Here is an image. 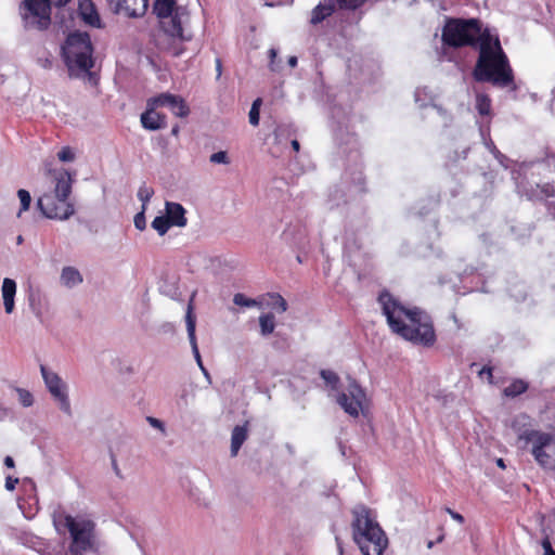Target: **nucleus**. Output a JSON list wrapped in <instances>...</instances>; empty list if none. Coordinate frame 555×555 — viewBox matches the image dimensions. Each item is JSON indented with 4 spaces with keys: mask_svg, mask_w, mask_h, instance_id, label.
<instances>
[{
    "mask_svg": "<svg viewBox=\"0 0 555 555\" xmlns=\"http://www.w3.org/2000/svg\"><path fill=\"white\" fill-rule=\"evenodd\" d=\"M22 242H23V236H22V235H18V236H17V244H22Z\"/></svg>",
    "mask_w": 555,
    "mask_h": 555,
    "instance_id": "obj_55",
    "label": "nucleus"
},
{
    "mask_svg": "<svg viewBox=\"0 0 555 555\" xmlns=\"http://www.w3.org/2000/svg\"><path fill=\"white\" fill-rule=\"evenodd\" d=\"M165 211L166 217L168 218V221L171 227H185L188 223V219L185 217V209L184 207L175 202H166L165 203Z\"/></svg>",
    "mask_w": 555,
    "mask_h": 555,
    "instance_id": "obj_15",
    "label": "nucleus"
},
{
    "mask_svg": "<svg viewBox=\"0 0 555 555\" xmlns=\"http://www.w3.org/2000/svg\"><path fill=\"white\" fill-rule=\"evenodd\" d=\"M433 544H434V542H433V541H428V542H427V546H428V548H430V547L433 546Z\"/></svg>",
    "mask_w": 555,
    "mask_h": 555,
    "instance_id": "obj_56",
    "label": "nucleus"
},
{
    "mask_svg": "<svg viewBox=\"0 0 555 555\" xmlns=\"http://www.w3.org/2000/svg\"><path fill=\"white\" fill-rule=\"evenodd\" d=\"M268 297L270 299L267 302L268 307L276 310L279 313H283L287 310V302L280 294L269 293Z\"/></svg>",
    "mask_w": 555,
    "mask_h": 555,
    "instance_id": "obj_24",
    "label": "nucleus"
},
{
    "mask_svg": "<svg viewBox=\"0 0 555 555\" xmlns=\"http://www.w3.org/2000/svg\"><path fill=\"white\" fill-rule=\"evenodd\" d=\"M295 132L296 130L292 124H281L275 127L274 137L278 141H281L282 139H287Z\"/></svg>",
    "mask_w": 555,
    "mask_h": 555,
    "instance_id": "obj_27",
    "label": "nucleus"
},
{
    "mask_svg": "<svg viewBox=\"0 0 555 555\" xmlns=\"http://www.w3.org/2000/svg\"><path fill=\"white\" fill-rule=\"evenodd\" d=\"M233 302L236 306L251 308L259 307L260 302L253 298H247L244 294L237 293L233 296Z\"/></svg>",
    "mask_w": 555,
    "mask_h": 555,
    "instance_id": "obj_28",
    "label": "nucleus"
},
{
    "mask_svg": "<svg viewBox=\"0 0 555 555\" xmlns=\"http://www.w3.org/2000/svg\"><path fill=\"white\" fill-rule=\"evenodd\" d=\"M111 459H112V466H113V469L115 472V474L121 478V475H120V470H119V467L117 465V461H116V457L114 454H111Z\"/></svg>",
    "mask_w": 555,
    "mask_h": 555,
    "instance_id": "obj_44",
    "label": "nucleus"
},
{
    "mask_svg": "<svg viewBox=\"0 0 555 555\" xmlns=\"http://www.w3.org/2000/svg\"><path fill=\"white\" fill-rule=\"evenodd\" d=\"M352 527L354 541L362 555H370L371 551L375 555H383L388 539L379 525L371 519L366 508L362 507L360 512H354Z\"/></svg>",
    "mask_w": 555,
    "mask_h": 555,
    "instance_id": "obj_6",
    "label": "nucleus"
},
{
    "mask_svg": "<svg viewBox=\"0 0 555 555\" xmlns=\"http://www.w3.org/2000/svg\"><path fill=\"white\" fill-rule=\"evenodd\" d=\"M447 512L451 515V517L453 519L457 520L459 522H463L464 521V517L461 514H459V513H456V512H454V511H452L450 508H447Z\"/></svg>",
    "mask_w": 555,
    "mask_h": 555,
    "instance_id": "obj_43",
    "label": "nucleus"
},
{
    "mask_svg": "<svg viewBox=\"0 0 555 555\" xmlns=\"http://www.w3.org/2000/svg\"><path fill=\"white\" fill-rule=\"evenodd\" d=\"M57 157L61 162L67 163L75 159V154L69 146H65L57 153Z\"/></svg>",
    "mask_w": 555,
    "mask_h": 555,
    "instance_id": "obj_35",
    "label": "nucleus"
},
{
    "mask_svg": "<svg viewBox=\"0 0 555 555\" xmlns=\"http://www.w3.org/2000/svg\"><path fill=\"white\" fill-rule=\"evenodd\" d=\"M61 282L66 287H74L82 283V275L74 267H64L61 273Z\"/></svg>",
    "mask_w": 555,
    "mask_h": 555,
    "instance_id": "obj_21",
    "label": "nucleus"
},
{
    "mask_svg": "<svg viewBox=\"0 0 555 555\" xmlns=\"http://www.w3.org/2000/svg\"><path fill=\"white\" fill-rule=\"evenodd\" d=\"M52 520L59 532L63 529L68 530L72 540L69 550L73 555L100 551L102 543L96 531V524L92 519L85 516L74 517L64 512H54Z\"/></svg>",
    "mask_w": 555,
    "mask_h": 555,
    "instance_id": "obj_4",
    "label": "nucleus"
},
{
    "mask_svg": "<svg viewBox=\"0 0 555 555\" xmlns=\"http://www.w3.org/2000/svg\"><path fill=\"white\" fill-rule=\"evenodd\" d=\"M151 225L160 236L165 235L171 227L166 215L155 217Z\"/></svg>",
    "mask_w": 555,
    "mask_h": 555,
    "instance_id": "obj_25",
    "label": "nucleus"
},
{
    "mask_svg": "<svg viewBox=\"0 0 555 555\" xmlns=\"http://www.w3.org/2000/svg\"><path fill=\"white\" fill-rule=\"evenodd\" d=\"M292 147H293V150H294L295 152H299V150H300V144H299V142H298L297 140H293V141H292Z\"/></svg>",
    "mask_w": 555,
    "mask_h": 555,
    "instance_id": "obj_51",
    "label": "nucleus"
},
{
    "mask_svg": "<svg viewBox=\"0 0 555 555\" xmlns=\"http://www.w3.org/2000/svg\"><path fill=\"white\" fill-rule=\"evenodd\" d=\"M269 55H270V59H271L270 68H271V70H275L274 59L276 57V51L274 49H270Z\"/></svg>",
    "mask_w": 555,
    "mask_h": 555,
    "instance_id": "obj_45",
    "label": "nucleus"
},
{
    "mask_svg": "<svg viewBox=\"0 0 555 555\" xmlns=\"http://www.w3.org/2000/svg\"><path fill=\"white\" fill-rule=\"evenodd\" d=\"M288 64L291 67H295L297 65V57L296 56H291L288 59Z\"/></svg>",
    "mask_w": 555,
    "mask_h": 555,
    "instance_id": "obj_52",
    "label": "nucleus"
},
{
    "mask_svg": "<svg viewBox=\"0 0 555 555\" xmlns=\"http://www.w3.org/2000/svg\"><path fill=\"white\" fill-rule=\"evenodd\" d=\"M78 12L81 20L92 26L101 27V20L95 9L94 3L91 0H80L78 5Z\"/></svg>",
    "mask_w": 555,
    "mask_h": 555,
    "instance_id": "obj_16",
    "label": "nucleus"
},
{
    "mask_svg": "<svg viewBox=\"0 0 555 555\" xmlns=\"http://www.w3.org/2000/svg\"><path fill=\"white\" fill-rule=\"evenodd\" d=\"M441 40L451 48L473 47L479 49V55L473 69V77L478 82H491L505 88L514 83V75L508 59L500 40L482 29L476 18H447L442 28Z\"/></svg>",
    "mask_w": 555,
    "mask_h": 555,
    "instance_id": "obj_1",
    "label": "nucleus"
},
{
    "mask_svg": "<svg viewBox=\"0 0 555 555\" xmlns=\"http://www.w3.org/2000/svg\"><path fill=\"white\" fill-rule=\"evenodd\" d=\"M216 70H217V77L219 78L222 73V62L220 59L216 60Z\"/></svg>",
    "mask_w": 555,
    "mask_h": 555,
    "instance_id": "obj_48",
    "label": "nucleus"
},
{
    "mask_svg": "<svg viewBox=\"0 0 555 555\" xmlns=\"http://www.w3.org/2000/svg\"><path fill=\"white\" fill-rule=\"evenodd\" d=\"M153 12L159 18L162 29L171 37L190 40L183 35V24L189 21V11L185 7L177 5L176 0H155Z\"/></svg>",
    "mask_w": 555,
    "mask_h": 555,
    "instance_id": "obj_7",
    "label": "nucleus"
},
{
    "mask_svg": "<svg viewBox=\"0 0 555 555\" xmlns=\"http://www.w3.org/2000/svg\"><path fill=\"white\" fill-rule=\"evenodd\" d=\"M18 483V479L17 478H13L11 476H8L7 479H5V488L7 490L9 491H12L15 489V486Z\"/></svg>",
    "mask_w": 555,
    "mask_h": 555,
    "instance_id": "obj_42",
    "label": "nucleus"
},
{
    "mask_svg": "<svg viewBox=\"0 0 555 555\" xmlns=\"http://www.w3.org/2000/svg\"><path fill=\"white\" fill-rule=\"evenodd\" d=\"M260 334L268 336L273 333L275 328L274 315L272 313L261 314L259 317Z\"/></svg>",
    "mask_w": 555,
    "mask_h": 555,
    "instance_id": "obj_23",
    "label": "nucleus"
},
{
    "mask_svg": "<svg viewBox=\"0 0 555 555\" xmlns=\"http://www.w3.org/2000/svg\"><path fill=\"white\" fill-rule=\"evenodd\" d=\"M378 301L391 331L416 345L431 347L436 341L431 318L420 308H405L390 293L384 291Z\"/></svg>",
    "mask_w": 555,
    "mask_h": 555,
    "instance_id": "obj_2",
    "label": "nucleus"
},
{
    "mask_svg": "<svg viewBox=\"0 0 555 555\" xmlns=\"http://www.w3.org/2000/svg\"><path fill=\"white\" fill-rule=\"evenodd\" d=\"M70 0H23L20 14L25 29L47 30L51 25V8L65 7Z\"/></svg>",
    "mask_w": 555,
    "mask_h": 555,
    "instance_id": "obj_8",
    "label": "nucleus"
},
{
    "mask_svg": "<svg viewBox=\"0 0 555 555\" xmlns=\"http://www.w3.org/2000/svg\"><path fill=\"white\" fill-rule=\"evenodd\" d=\"M179 130H180V129H179V126H178V125H176V126H175V127H172V129H171V134H172V135H175V137H177V135L179 134Z\"/></svg>",
    "mask_w": 555,
    "mask_h": 555,
    "instance_id": "obj_53",
    "label": "nucleus"
},
{
    "mask_svg": "<svg viewBox=\"0 0 555 555\" xmlns=\"http://www.w3.org/2000/svg\"><path fill=\"white\" fill-rule=\"evenodd\" d=\"M476 108L480 115H488L491 108V101L487 94L478 93L476 96Z\"/></svg>",
    "mask_w": 555,
    "mask_h": 555,
    "instance_id": "obj_26",
    "label": "nucleus"
},
{
    "mask_svg": "<svg viewBox=\"0 0 555 555\" xmlns=\"http://www.w3.org/2000/svg\"><path fill=\"white\" fill-rule=\"evenodd\" d=\"M210 162L214 164H229V157L227 152L220 151L211 154Z\"/></svg>",
    "mask_w": 555,
    "mask_h": 555,
    "instance_id": "obj_36",
    "label": "nucleus"
},
{
    "mask_svg": "<svg viewBox=\"0 0 555 555\" xmlns=\"http://www.w3.org/2000/svg\"><path fill=\"white\" fill-rule=\"evenodd\" d=\"M248 425L249 422L246 421L244 425H237L233 428L231 435V456H236L241 447L245 442L248 437Z\"/></svg>",
    "mask_w": 555,
    "mask_h": 555,
    "instance_id": "obj_18",
    "label": "nucleus"
},
{
    "mask_svg": "<svg viewBox=\"0 0 555 555\" xmlns=\"http://www.w3.org/2000/svg\"><path fill=\"white\" fill-rule=\"evenodd\" d=\"M528 389V383L522 379L513 380L507 387L504 388L503 393L506 397L515 398Z\"/></svg>",
    "mask_w": 555,
    "mask_h": 555,
    "instance_id": "obj_22",
    "label": "nucleus"
},
{
    "mask_svg": "<svg viewBox=\"0 0 555 555\" xmlns=\"http://www.w3.org/2000/svg\"><path fill=\"white\" fill-rule=\"evenodd\" d=\"M145 210V207H142L141 211H139L133 219L134 227L140 231H143L146 228Z\"/></svg>",
    "mask_w": 555,
    "mask_h": 555,
    "instance_id": "obj_34",
    "label": "nucleus"
},
{
    "mask_svg": "<svg viewBox=\"0 0 555 555\" xmlns=\"http://www.w3.org/2000/svg\"><path fill=\"white\" fill-rule=\"evenodd\" d=\"M2 298L7 313H12L14 310V297L16 294V283L14 280L5 278L2 283Z\"/></svg>",
    "mask_w": 555,
    "mask_h": 555,
    "instance_id": "obj_19",
    "label": "nucleus"
},
{
    "mask_svg": "<svg viewBox=\"0 0 555 555\" xmlns=\"http://www.w3.org/2000/svg\"><path fill=\"white\" fill-rule=\"evenodd\" d=\"M340 9L357 10L362 7L366 0H336Z\"/></svg>",
    "mask_w": 555,
    "mask_h": 555,
    "instance_id": "obj_33",
    "label": "nucleus"
},
{
    "mask_svg": "<svg viewBox=\"0 0 555 555\" xmlns=\"http://www.w3.org/2000/svg\"><path fill=\"white\" fill-rule=\"evenodd\" d=\"M542 546L544 548L543 555H555V551L553 550L552 544L547 538L542 541Z\"/></svg>",
    "mask_w": 555,
    "mask_h": 555,
    "instance_id": "obj_41",
    "label": "nucleus"
},
{
    "mask_svg": "<svg viewBox=\"0 0 555 555\" xmlns=\"http://www.w3.org/2000/svg\"><path fill=\"white\" fill-rule=\"evenodd\" d=\"M47 178L51 184V189L38 198L37 205L47 218L67 220L75 212L74 205L67 202L72 193L74 179L72 175L63 168H47Z\"/></svg>",
    "mask_w": 555,
    "mask_h": 555,
    "instance_id": "obj_3",
    "label": "nucleus"
},
{
    "mask_svg": "<svg viewBox=\"0 0 555 555\" xmlns=\"http://www.w3.org/2000/svg\"><path fill=\"white\" fill-rule=\"evenodd\" d=\"M518 438L531 444V454L542 468L555 470V434L526 429Z\"/></svg>",
    "mask_w": 555,
    "mask_h": 555,
    "instance_id": "obj_9",
    "label": "nucleus"
},
{
    "mask_svg": "<svg viewBox=\"0 0 555 555\" xmlns=\"http://www.w3.org/2000/svg\"><path fill=\"white\" fill-rule=\"evenodd\" d=\"M15 390L18 395V401L23 406L28 408V406L33 405L34 397L28 390H26L24 388H18V387L15 388Z\"/></svg>",
    "mask_w": 555,
    "mask_h": 555,
    "instance_id": "obj_32",
    "label": "nucleus"
},
{
    "mask_svg": "<svg viewBox=\"0 0 555 555\" xmlns=\"http://www.w3.org/2000/svg\"><path fill=\"white\" fill-rule=\"evenodd\" d=\"M185 323H186L188 336H189V340H190V344H191V347H192V351H193L194 358H195L199 369L204 373V375L208 379H210L209 373L205 369V366L203 365L202 358H201V354H199V351H198L196 336H195L196 317L193 313V307H192L191 304L188 306V310H186V313H185Z\"/></svg>",
    "mask_w": 555,
    "mask_h": 555,
    "instance_id": "obj_14",
    "label": "nucleus"
},
{
    "mask_svg": "<svg viewBox=\"0 0 555 555\" xmlns=\"http://www.w3.org/2000/svg\"><path fill=\"white\" fill-rule=\"evenodd\" d=\"M335 11V3L330 0L325 3H319L313 10L311 14L310 23L317 25L323 22L327 16H331Z\"/></svg>",
    "mask_w": 555,
    "mask_h": 555,
    "instance_id": "obj_20",
    "label": "nucleus"
},
{
    "mask_svg": "<svg viewBox=\"0 0 555 555\" xmlns=\"http://www.w3.org/2000/svg\"><path fill=\"white\" fill-rule=\"evenodd\" d=\"M158 106L152 105V98L147 100L146 109L141 114V124L143 128L155 131L167 126L166 115L156 111Z\"/></svg>",
    "mask_w": 555,
    "mask_h": 555,
    "instance_id": "obj_13",
    "label": "nucleus"
},
{
    "mask_svg": "<svg viewBox=\"0 0 555 555\" xmlns=\"http://www.w3.org/2000/svg\"><path fill=\"white\" fill-rule=\"evenodd\" d=\"M118 9L129 17H140L147 10V0H118Z\"/></svg>",
    "mask_w": 555,
    "mask_h": 555,
    "instance_id": "obj_17",
    "label": "nucleus"
},
{
    "mask_svg": "<svg viewBox=\"0 0 555 555\" xmlns=\"http://www.w3.org/2000/svg\"><path fill=\"white\" fill-rule=\"evenodd\" d=\"M146 421H147V423H149L153 428H156V429H158L163 435H166V427H165L164 422H162L160 420L155 418V417H153V416H147V417H146Z\"/></svg>",
    "mask_w": 555,
    "mask_h": 555,
    "instance_id": "obj_38",
    "label": "nucleus"
},
{
    "mask_svg": "<svg viewBox=\"0 0 555 555\" xmlns=\"http://www.w3.org/2000/svg\"><path fill=\"white\" fill-rule=\"evenodd\" d=\"M152 105H157L158 107L166 106L178 117H186L190 113V108L183 98L171 93H162L152 98Z\"/></svg>",
    "mask_w": 555,
    "mask_h": 555,
    "instance_id": "obj_12",
    "label": "nucleus"
},
{
    "mask_svg": "<svg viewBox=\"0 0 555 555\" xmlns=\"http://www.w3.org/2000/svg\"><path fill=\"white\" fill-rule=\"evenodd\" d=\"M483 374H487L489 379L492 378V369L489 367V366H483L480 372H479V375L482 376Z\"/></svg>",
    "mask_w": 555,
    "mask_h": 555,
    "instance_id": "obj_46",
    "label": "nucleus"
},
{
    "mask_svg": "<svg viewBox=\"0 0 555 555\" xmlns=\"http://www.w3.org/2000/svg\"><path fill=\"white\" fill-rule=\"evenodd\" d=\"M30 306H31L33 310L35 311L36 315L40 317L41 315L40 310L35 307V297H34V295L30 296Z\"/></svg>",
    "mask_w": 555,
    "mask_h": 555,
    "instance_id": "obj_49",
    "label": "nucleus"
},
{
    "mask_svg": "<svg viewBox=\"0 0 555 555\" xmlns=\"http://www.w3.org/2000/svg\"><path fill=\"white\" fill-rule=\"evenodd\" d=\"M153 195L154 190L151 186L143 184L139 188L138 198L142 202V207L146 208V204L150 202Z\"/></svg>",
    "mask_w": 555,
    "mask_h": 555,
    "instance_id": "obj_31",
    "label": "nucleus"
},
{
    "mask_svg": "<svg viewBox=\"0 0 555 555\" xmlns=\"http://www.w3.org/2000/svg\"><path fill=\"white\" fill-rule=\"evenodd\" d=\"M17 196L21 202V208L17 212V217H21L23 211H26L29 209L30 203H31V196L30 193L24 189H21L17 191Z\"/></svg>",
    "mask_w": 555,
    "mask_h": 555,
    "instance_id": "obj_30",
    "label": "nucleus"
},
{
    "mask_svg": "<svg viewBox=\"0 0 555 555\" xmlns=\"http://www.w3.org/2000/svg\"><path fill=\"white\" fill-rule=\"evenodd\" d=\"M37 64H38L40 67L44 68V69H50V68H52V66H53V60H52L51 54H50V53H47V55H44V56H39V57L37 59Z\"/></svg>",
    "mask_w": 555,
    "mask_h": 555,
    "instance_id": "obj_37",
    "label": "nucleus"
},
{
    "mask_svg": "<svg viewBox=\"0 0 555 555\" xmlns=\"http://www.w3.org/2000/svg\"><path fill=\"white\" fill-rule=\"evenodd\" d=\"M4 465L8 467V468H13L15 466V463H14V460L13 457L11 456H5L4 457Z\"/></svg>",
    "mask_w": 555,
    "mask_h": 555,
    "instance_id": "obj_47",
    "label": "nucleus"
},
{
    "mask_svg": "<svg viewBox=\"0 0 555 555\" xmlns=\"http://www.w3.org/2000/svg\"><path fill=\"white\" fill-rule=\"evenodd\" d=\"M248 116H249V122L253 126H258L259 119H260L259 111H257V108H250Z\"/></svg>",
    "mask_w": 555,
    "mask_h": 555,
    "instance_id": "obj_40",
    "label": "nucleus"
},
{
    "mask_svg": "<svg viewBox=\"0 0 555 555\" xmlns=\"http://www.w3.org/2000/svg\"><path fill=\"white\" fill-rule=\"evenodd\" d=\"M496 465L501 468H505V463H504V460L503 459H498L496 460Z\"/></svg>",
    "mask_w": 555,
    "mask_h": 555,
    "instance_id": "obj_54",
    "label": "nucleus"
},
{
    "mask_svg": "<svg viewBox=\"0 0 555 555\" xmlns=\"http://www.w3.org/2000/svg\"><path fill=\"white\" fill-rule=\"evenodd\" d=\"M262 103V100L260 98L256 99L253 104H251V107L250 108H257V111L260 109V105Z\"/></svg>",
    "mask_w": 555,
    "mask_h": 555,
    "instance_id": "obj_50",
    "label": "nucleus"
},
{
    "mask_svg": "<svg viewBox=\"0 0 555 555\" xmlns=\"http://www.w3.org/2000/svg\"><path fill=\"white\" fill-rule=\"evenodd\" d=\"M40 372L50 393L60 402V409L67 415H72L66 386L61 377L56 373L49 371L44 365H40Z\"/></svg>",
    "mask_w": 555,
    "mask_h": 555,
    "instance_id": "obj_10",
    "label": "nucleus"
},
{
    "mask_svg": "<svg viewBox=\"0 0 555 555\" xmlns=\"http://www.w3.org/2000/svg\"><path fill=\"white\" fill-rule=\"evenodd\" d=\"M490 151L492 152L494 157L499 160V163L506 168L508 158L505 155H503L493 144H491Z\"/></svg>",
    "mask_w": 555,
    "mask_h": 555,
    "instance_id": "obj_39",
    "label": "nucleus"
},
{
    "mask_svg": "<svg viewBox=\"0 0 555 555\" xmlns=\"http://www.w3.org/2000/svg\"><path fill=\"white\" fill-rule=\"evenodd\" d=\"M364 400L365 392L354 379L348 386V393L341 392L337 397V403L352 417L359 415Z\"/></svg>",
    "mask_w": 555,
    "mask_h": 555,
    "instance_id": "obj_11",
    "label": "nucleus"
},
{
    "mask_svg": "<svg viewBox=\"0 0 555 555\" xmlns=\"http://www.w3.org/2000/svg\"><path fill=\"white\" fill-rule=\"evenodd\" d=\"M320 375L326 385L331 386L332 389H336L339 384L338 375L331 370H321Z\"/></svg>",
    "mask_w": 555,
    "mask_h": 555,
    "instance_id": "obj_29",
    "label": "nucleus"
},
{
    "mask_svg": "<svg viewBox=\"0 0 555 555\" xmlns=\"http://www.w3.org/2000/svg\"><path fill=\"white\" fill-rule=\"evenodd\" d=\"M93 48L90 36L87 33H73L68 35L62 46V56L68 69L69 77L82 78L96 83L95 74L90 69L94 62Z\"/></svg>",
    "mask_w": 555,
    "mask_h": 555,
    "instance_id": "obj_5",
    "label": "nucleus"
}]
</instances>
